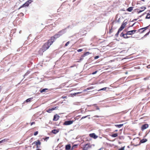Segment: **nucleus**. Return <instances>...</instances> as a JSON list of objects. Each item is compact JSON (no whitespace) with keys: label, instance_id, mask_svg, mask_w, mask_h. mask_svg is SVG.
Instances as JSON below:
<instances>
[{"label":"nucleus","instance_id":"obj_1","mask_svg":"<svg viewBox=\"0 0 150 150\" xmlns=\"http://www.w3.org/2000/svg\"><path fill=\"white\" fill-rule=\"evenodd\" d=\"M50 45L51 44L47 42L43 45L42 48L40 49L39 52H44L49 48Z\"/></svg>","mask_w":150,"mask_h":150},{"label":"nucleus","instance_id":"obj_2","mask_svg":"<svg viewBox=\"0 0 150 150\" xmlns=\"http://www.w3.org/2000/svg\"><path fill=\"white\" fill-rule=\"evenodd\" d=\"M62 31H59L57 33L55 34L53 37L55 39V40L59 37L61 36L62 35Z\"/></svg>","mask_w":150,"mask_h":150},{"label":"nucleus","instance_id":"obj_3","mask_svg":"<svg viewBox=\"0 0 150 150\" xmlns=\"http://www.w3.org/2000/svg\"><path fill=\"white\" fill-rule=\"evenodd\" d=\"M74 121V120H69L65 121L63 125H68L72 124Z\"/></svg>","mask_w":150,"mask_h":150},{"label":"nucleus","instance_id":"obj_4","mask_svg":"<svg viewBox=\"0 0 150 150\" xmlns=\"http://www.w3.org/2000/svg\"><path fill=\"white\" fill-rule=\"evenodd\" d=\"M127 34V33L125 34H124L123 32L122 33L120 34V36L121 37H123L124 38L127 39L130 38V37L128 36Z\"/></svg>","mask_w":150,"mask_h":150},{"label":"nucleus","instance_id":"obj_5","mask_svg":"<svg viewBox=\"0 0 150 150\" xmlns=\"http://www.w3.org/2000/svg\"><path fill=\"white\" fill-rule=\"evenodd\" d=\"M55 40V39L53 36H52L51 37L50 39L47 41V42L50 44H51V45L54 41Z\"/></svg>","mask_w":150,"mask_h":150},{"label":"nucleus","instance_id":"obj_6","mask_svg":"<svg viewBox=\"0 0 150 150\" xmlns=\"http://www.w3.org/2000/svg\"><path fill=\"white\" fill-rule=\"evenodd\" d=\"M91 146L89 144H87L83 146V150H87L91 148Z\"/></svg>","mask_w":150,"mask_h":150},{"label":"nucleus","instance_id":"obj_7","mask_svg":"<svg viewBox=\"0 0 150 150\" xmlns=\"http://www.w3.org/2000/svg\"><path fill=\"white\" fill-rule=\"evenodd\" d=\"M149 26H147L145 28H141L139 30H138V32H140L141 33H142L145 31L146 29H148Z\"/></svg>","mask_w":150,"mask_h":150},{"label":"nucleus","instance_id":"obj_8","mask_svg":"<svg viewBox=\"0 0 150 150\" xmlns=\"http://www.w3.org/2000/svg\"><path fill=\"white\" fill-rule=\"evenodd\" d=\"M137 31V30H135L128 31L127 32V34H128V35H132L134 34Z\"/></svg>","mask_w":150,"mask_h":150},{"label":"nucleus","instance_id":"obj_9","mask_svg":"<svg viewBox=\"0 0 150 150\" xmlns=\"http://www.w3.org/2000/svg\"><path fill=\"white\" fill-rule=\"evenodd\" d=\"M34 144H35L37 148H38L39 147V146L40 145L41 143L40 140H37V141L34 142Z\"/></svg>","mask_w":150,"mask_h":150},{"label":"nucleus","instance_id":"obj_10","mask_svg":"<svg viewBox=\"0 0 150 150\" xmlns=\"http://www.w3.org/2000/svg\"><path fill=\"white\" fill-rule=\"evenodd\" d=\"M149 127V125L148 124H146L143 125L141 127V130H143L144 129L147 128Z\"/></svg>","mask_w":150,"mask_h":150},{"label":"nucleus","instance_id":"obj_11","mask_svg":"<svg viewBox=\"0 0 150 150\" xmlns=\"http://www.w3.org/2000/svg\"><path fill=\"white\" fill-rule=\"evenodd\" d=\"M140 8L141 9V10H139V9H137V12L138 13H139L144 11L146 8L144 6H142Z\"/></svg>","mask_w":150,"mask_h":150},{"label":"nucleus","instance_id":"obj_12","mask_svg":"<svg viewBox=\"0 0 150 150\" xmlns=\"http://www.w3.org/2000/svg\"><path fill=\"white\" fill-rule=\"evenodd\" d=\"M59 118V116L56 114L54 116L53 120L54 121H57Z\"/></svg>","mask_w":150,"mask_h":150},{"label":"nucleus","instance_id":"obj_13","mask_svg":"<svg viewBox=\"0 0 150 150\" xmlns=\"http://www.w3.org/2000/svg\"><path fill=\"white\" fill-rule=\"evenodd\" d=\"M29 4H28V3L27 1L23 4L21 6L18 8V9H19L21 8H22V7H24L28 6H29Z\"/></svg>","mask_w":150,"mask_h":150},{"label":"nucleus","instance_id":"obj_14","mask_svg":"<svg viewBox=\"0 0 150 150\" xmlns=\"http://www.w3.org/2000/svg\"><path fill=\"white\" fill-rule=\"evenodd\" d=\"M89 136L91 137L94 139H96L97 137V136H96V135L94 133L90 134Z\"/></svg>","mask_w":150,"mask_h":150},{"label":"nucleus","instance_id":"obj_15","mask_svg":"<svg viewBox=\"0 0 150 150\" xmlns=\"http://www.w3.org/2000/svg\"><path fill=\"white\" fill-rule=\"evenodd\" d=\"M8 140H9V139H5L0 141V144L6 142L7 141H8Z\"/></svg>","mask_w":150,"mask_h":150},{"label":"nucleus","instance_id":"obj_16","mask_svg":"<svg viewBox=\"0 0 150 150\" xmlns=\"http://www.w3.org/2000/svg\"><path fill=\"white\" fill-rule=\"evenodd\" d=\"M59 130L57 129H53L52 131V132L54 134H56L59 132Z\"/></svg>","mask_w":150,"mask_h":150},{"label":"nucleus","instance_id":"obj_17","mask_svg":"<svg viewBox=\"0 0 150 150\" xmlns=\"http://www.w3.org/2000/svg\"><path fill=\"white\" fill-rule=\"evenodd\" d=\"M58 108L57 107H56L54 108H50L49 109L48 111H47V112H50V111L54 110L55 109H57Z\"/></svg>","mask_w":150,"mask_h":150},{"label":"nucleus","instance_id":"obj_18","mask_svg":"<svg viewBox=\"0 0 150 150\" xmlns=\"http://www.w3.org/2000/svg\"><path fill=\"white\" fill-rule=\"evenodd\" d=\"M71 146L70 144H68L66 145L65 149L66 150H69L71 148Z\"/></svg>","mask_w":150,"mask_h":150},{"label":"nucleus","instance_id":"obj_19","mask_svg":"<svg viewBox=\"0 0 150 150\" xmlns=\"http://www.w3.org/2000/svg\"><path fill=\"white\" fill-rule=\"evenodd\" d=\"M147 141V139H144L140 141V142L142 143H145Z\"/></svg>","mask_w":150,"mask_h":150},{"label":"nucleus","instance_id":"obj_20","mask_svg":"<svg viewBox=\"0 0 150 150\" xmlns=\"http://www.w3.org/2000/svg\"><path fill=\"white\" fill-rule=\"evenodd\" d=\"M133 7H129L127 9V11L129 12H131L133 10Z\"/></svg>","mask_w":150,"mask_h":150},{"label":"nucleus","instance_id":"obj_21","mask_svg":"<svg viewBox=\"0 0 150 150\" xmlns=\"http://www.w3.org/2000/svg\"><path fill=\"white\" fill-rule=\"evenodd\" d=\"M78 146V145L77 144H75L71 148V150H73L74 149L76 148Z\"/></svg>","mask_w":150,"mask_h":150},{"label":"nucleus","instance_id":"obj_22","mask_svg":"<svg viewBox=\"0 0 150 150\" xmlns=\"http://www.w3.org/2000/svg\"><path fill=\"white\" fill-rule=\"evenodd\" d=\"M146 19H150V12L148 13L146 17Z\"/></svg>","mask_w":150,"mask_h":150},{"label":"nucleus","instance_id":"obj_23","mask_svg":"<svg viewBox=\"0 0 150 150\" xmlns=\"http://www.w3.org/2000/svg\"><path fill=\"white\" fill-rule=\"evenodd\" d=\"M118 134L117 133L111 135L112 137H115L117 136Z\"/></svg>","mask_w":150,"mask_h":150},{"label":"nucleus","instance_id":"obj_24","mask_svg":"<svg viewBox=\"0 0 150 150\" xmlns=\"http://www.w3.org/2000/svg\"><path fill=\"white\" fill-rule=\"evenodd\" d=\"M90 54V53L89 52H85V53H84L83 55V57H84L86 56L87 55H88Z\"/></svg>","mask_w":150,"mask_h":150},{"label":"nucleus","instance_id":"obj_25","mask_svg":"<svg viewBox=\"0 0 150 150\" xmlns=\"http://www.w3.org/2000/svg\"><path fill=\"white\" fill-rule=\"evenodd\" d=\"M48 89L47 88H44L40 90V92L42 93L43 92H45L46 90H47Z\"/></svg>","mask_w":150,"mask_h":150},{"label":"nucleus","instance_id":"obj_26","mask_svg":"<svg viewBox=\"0 0 150 150\" xmlns=\"http://www.w3.org/2000/svg\"><path fill=\"white\" fill-rule=\"evenodd\" d=\"M127 24V23L126 22H125L124 23L123 22V23L122 24V25H121V26H122V27H124V28H125V26Z\"/></svg>","mask_w":150,"mask_h":150},{"label":"nucleus","instance_id":"obj_27","mask_svg":"<svg viewBox=\"0 0 150 150\" xmlns=\"http://www.w3.org/2000/svg\"><path fill=\"white\" fill-rule=\"evenodd\" d=\"M32 99V98H29L28 99H27L25 101H26V102H29L30 101V100H31Z\"/></svg>","mask_w":150,"mask_h":150},{"label":"nucleus","instance_id":"obj_28","mask_svg":"<svg viewBox=\"0 0 150 150\" xmlns=\"http://www.w3.org/2000/svg\"><path fill=\"white\" fill-rule=\"evenodd\" d=\"M123 125V124H120V125H116L115 126L116 127H118L119 128H120L121 127H122Z\"/></svg>","mask_w":150,"mask_h":150},{"label":"nucleus","instance_id":"obj_29","mask_svg":"<svg viewBox=\"0 0 150 150\" xmlns=\"http://www.w3.org/2000/svg\"><path fill=\"white\" fill-rule=\"evenodd\" d=\"M124 28L122 26H121L120 28L118 30H119V31H122Z\"/></svg>","mask_w":150,"mask_h":150},{"label":"nucleus","instance_id":"obj_30","mask_svg":"<svg viewBox=\"0 0 150 150\" xmlns=\"http://www.w3.org/2000/svg\"><path fill=\"white\" fill-rule=\"evenodd\" d=\"M125 146L122 147L118 150H125Z\"/></svg>","mask_w":150,"mask_h":150},{"label":"nucleus","instance_id":"obj_31","mask_svg":"<svg viewBox=\"0 0 150 150\" xmlns=\"http://www.w3.org/2000/svg\"><path fill=\"white\" fill-rule=\"evenodd\" d=\"M120 31H119V30H118V31H117V32L116 34H115V36L117 37L118 36V35L119 34V33L120 32Z\"/></svg>","mask_w":150,"mask_h":150},{"label":"nucleus","instance_id":"obj_32","mask_svg":"<svg viewBox=\"0 0 150 150\" xmlns=\"http://www.w3.org/2000/svg\"><path fill=\"white\" fill-rule=\"evenodd\" d=\"M150 77H147L144 79V80H148Z\"/></svg>","mask_w":150,"mask_h":150},{"label":"nucleus","instance_id":"obj_33","mask_svg":"<svg viewBox=\"0 0 150 150\" xmlns=\"http://www.w3.org/2000/svg\"><path fill=\"white\" fill-rule=\"evenodd\" d=\"M93 88V87H91L88 88L86 89V91H87V90H89V89H92V88Z\"/></svg>","mask_w":150,"mask_h":150},{"label":"nucleus","instance_id":"obj_34","mask_svg":"<svg viewBox=\"0 0 150 150\" xmlns=\"http://www.w3.org/2000/svg\"><path fill=\"white\" fill-rule=\"evenodd\" d=\"M49 139V137H46L45 138H43V139H44V140L45 141H47Z\"/></svg>","mask_w":150,"mask_h":150},{"label":"nucleus","instance_id":"obj_35","mask_svg":"<svg viewBox=\"0 0 150 150\" xmlns=\"http://www.w3.org/2000/svg\"><path fill=\"white\" fill-rule=\"evenodd\" d=\"M69 41H68L66 43V44H65V46H67L69 44Z\"/></svg>","mask_w":150,"mask_h":150},{"label":"nucleus","instance_id":"obj_36","mask_svg":"<svg viewBox=\"0 0 150 150\" xmlns=\"http://www.w3.org/2000/svg\"><path fill=\"white\" fill-rule=\"evenodd\" d=\"M38 131H36V132H35L34 133V135L35 136H36V135H37V134H38Z\"/></svg>","mask_w":150,"mask_h":150},{"label":"nucleus","instance_id":"obj_37","mask_svg":"<svg viewBox=\"0 0 150 150\" xmlns=\"http://www.w3.org/2000/svg\"><path fill=\"white\" fill-rule=\"evenodd\" d=\"M32 1L31 0H29L27 1V2L29 4H30L31 3Z\"/></svg>","mask_w":150,"mask_h":150},{"label":"nucleus","instance_id":"obj_38","mask_svg":"<svg viewBox=\"0 0 150 150\" xmlns=\"http://www.w3.org/2000/svg\"><path fill=\"white\" fill-rule=\"evenodd\" d=\"M83 50L82 49H79V50H77V52H81V51H82Z\"/></svg>","mask_w":150,"mask_h":150},{"label":"nucleus","instance_id":"obj_39","mask_svg":"<svg viewBox=\"0 0 150 150\" xmlns=\"http://www.w3.org/2000/svg\"><path fill=\"white\" fill-rule=\"evenodd\" d=\"M112 32H113V30H112V28L110 30H109V33H112Z\"/></svg>","mask_w":150,"mask_h":150},{"label":"nucleus","instance_id":"obj_40","mask_svg":"<svg viewBox=\"0 0 150 150\" xmlns=\"http://www.w3.org/2000/svg\"><path fill=\"white\" fill-rule=\"evenodd\" d=\"M99 57L98 56H96L95 57L94 59H98L99 58Z\"/></svg>","mask_w":150,"mask_h":150},{"label":"nucleus","instance_id":"obj_41","mask_svg":"<svg viewBox=\"0 0 150 150\" xmlns=\"http://www.w3.org/2000/svg\"><path fill=\"white\" fill-rule=\"evenodd\" d=\"M88 116V115H87V116H83V117H82L81 118V119L85 118L86 117Z\"/></svg>","mask_w":150,"mask_h":150},{"label":"nucleus","instance_id":"obj_42","mask_svg":"<svg viewBox=\"0 0 150 150\" xmlns=\"http://www.w3.org/2000/svg\"><path fill=\"white\" fill-rule=\"evenodd\" d=\"M97 71H95L93 72L92 73V74H96L97 73Z\"/></svg>","mask_w":150,"mask_h":150},{"label":"nucleus","instance_id":"obj_43","mask_svg":"<svg viewBox=\"0 0 150 150\" xmlns=\"http://www.w3.org/2000/svg\"><path fill=\"white\" fill-rule=\"evenodd\" d=\"M35 124V122H32V123H31V124H30V125H31H31H34V124Z\"/></svg>","mask_w":150,"mask_h":150},{"label":"nucleus","instance_id":"obj_44","mask_svg":"<svg viewBox=\"0 0 150 150\" xmlns=\"http://www.w3.org/2000/svg\"><path fill=\"white\" fill-rule=\"evenodd\" d=\"M106 89V88H102L101 89H100V90H105Z\"/></svg>","mask_w":150,"mask_h":150},{"label":"nucleus","instance_id":"obj_45","mask_svg":"<svg viewBox=\"0 0 150 150\" xmlns=\"http://www.w3.org/2000/svg\"><path fill=\"white\" fill-rule=\"evenodd\" d=\"M150 33V30H149V32H148L145 35H148Z\"/></svg>","mask_w":150,"mask_h":150},{"label":"nucleus","instance_id":"obj_46","mask_svg":"<svg viewBox=\"0 0 150 150\" xmlns=\"http://www.w3.org/2000/svg\"><path fill=\"white\" fill-rule=\"evenodd\" d=\"M62 98H67V96H62Z\"/></svg>","mask_w":150,"mask_h":150},{"label":"nucleus","instance_id":"obj_47","mask_svg":"<svg viewBox=\"0 0 150 150\" xmlns=\"http://www.w3.org/2000/svg\"><path fill=\"white\" fill-rule=\"evenodd\" d=\"M135 23H134V24H133V25L131 26V27H132L134 26V24H135Z\"/></svg>","mask_w":150,"mask_h":150},{"label":"nucleus","instance_id":"obj_48","mask_svg":"<svg viewBox=\"0 0 150 150\" xmlns=\"http://www.w3.org/2000/svg\"><path fill=\"white\" fill-rule=\"evenodd\" d=\"M36 150H41L40 149H38Z\"/></svg>","mask_w":150,"mask_h":150},{"label":"nucleus","instance_id":"obj_49","mask_svg":"<svg viewBox=\"0 0 150 150\" xmlns=\"http://www.w3.org/2000/svg\"><path fill=\"white\" fill-rule=\"evenodd\" d=\"M144 117H141L140 118V119H143Z\"/></svg>","mask_w":150,"mask_h":150},{"label":"nucleus","instance_id":"obj_50","mask_svg":"<svg viewBox=\"0 0 150 150\" xmlns=\"http://www.w3.org/2000/svg\"><path fill=\"white\" fill-rule=\"evenodd\" d=\"M117 130H116L115 131V132H117Z\"/></svg>","mask_w":150,"mask_h":150},{"label":"nucleus","instance_id":"obj_51","mask_svg":"<svg viewBox=\"0 0 150 150\" xmlns=\"http://www.w3.org/2000/svg\"><path fill=\"white\" fill-rule=\"evenodd\" d=\"M73 66H71V67H72Z\"/></svg>","mask_w":150,"mask_h":150},{"label":"nucleus","instance_id":"obj_52","mask_svg":"<svg viewBox=\"0 0 150 150\" xmlns=\"http://www.w3.org/2000/svg\"><path fill=\"white\" fill-rule=\"evenodd\" d=\"M127 147H128V148H129V146H127Z\"/></svg>","mask_w":150,"mask_h":150},{"label":"nucleus","instance_id":"obj_53","mask_svg":"<svg viewBox=\"0 0 150 150\" xmlns=\"http://www.w3.org/2000/svg\"><path fill=\"white\" fill-rule=\"evenodd\" d=\"M96 117H98V116H96Z\"/></svg>","mask_w":150,"mask_h":150}]
</instances>
